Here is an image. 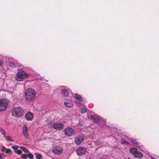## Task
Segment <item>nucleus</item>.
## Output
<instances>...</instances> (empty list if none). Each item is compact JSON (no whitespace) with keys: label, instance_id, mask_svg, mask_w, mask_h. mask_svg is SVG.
Returning <instances> with one entry per match:
<instances>
[{"label":"nucleus","instance_id":"obj_12","mask_svg":"<svg viewBox=\"0 0 159 159\" xmlns=\"http://www.w3.org/2000/svg\"><path fill=\"white\" fill-rule=\"evenodd\" d=\"M33 117V114L30 112H28L25 116L26 119L28 120H32Z\"/></svg>","mask_w":159,"mask_h":159},{"label":"nucleus","instance_id":"obj_18","mask_svg":"<svg viewBox=\"0 0 159 159\" xmlns=\"http://www.w3.org/2000/svg\"><path fill=\"white\" fill-rule=\"evenodd\" d=\"M5 138L6 140L8 141L11 142L14 141V139L12 138L9 136H5Z\"/></svg>","mask_w":159,"mask_h":159},{"label":"nucleus","instance_id":"obj_16","mask_svg":"<svg viewBox=\"0 0 159 159\" xmlns=\"http://www.w3.org/2000/svg\"><path fill=\"white\" fill-rule=\"evenodd\" d=\"M130 152L134 156L137 151V149L135 148H132L130 149Z\"/></svg>","mask_w":159,"mask_h":159},{"label":"nucleus","instance_id":"obj_34","mask_svg":"<svg viewBox=\"0 0 159 159\" xmlns=\"http://www.w3.org/2000/svg\"><path fill=\"white\" fill-rule=\"evenodd\" d=\"M76 103L78 106H80L81 105V103L79 101H76L75 102Z\"/></svg>","mask_w":159,"mask_h":159},{"label":"nucleus","instance_id":"obj_5","mask_svg":"<svg viewBox=\"0 0 159 159\" xmlns=\"http://www.w3.org/2000/svg\"><path fill=\"white\" fill-rule=\"evenodd\" d=\"M8 105V103L2 99H0V111L5 110Z\"/></svg>","mask_w":159,"mask_h":159},{"label":"nucleus","instance_id":"obj_23","mask_svg":"<svg viewBox=\"0 0 159 159\" xmlns=\"http://www.w3.org/2000/svg\"><path fill=\"white\" fill-rule=\"evenodd\" d=\"M27 156L30 159H33L34 158V156L30 152L28 153Z\"/></svg>","mask_w":159,"mask_h":159},{"label":"nucleus","instance_id":"obj_3","mask_svg":"<svg viewBox=\"0 0 159 159\" xmlns=\"http://www.w3.org/2000/svg\"><path fill=\"white\" fill-rule=\"evenodd\" d=\"M11 113L13 116L19 117L23 115V111L21 107H17L12 110Z\"/></svg>","mask_w":159,"mask_h":159},{"label":"nucleus","instance_id":"obj_13","mask_svg":"<svg viewBox=\"0 0 159 159\" xmlns=\"http://www.w3.org/2000/svg\"><path fill=\"white\" fill-rule=\"evenodd\" d=\"M90 117L94 123H97L99 120L100 117L98 116L97 115L91 116Z\"/></svg>","mask_w":159,"mask_h":159},{"label":"nucleus","instance_id":"obj_20","mask_svg":"<svg viewBox=\"0 0 159 159\" xmlns=\"http://www.w3.org/2000/svg\"><path fill=\"white\" fill-rule=\"evenodd\" d=\"M20 148L26 153L29 152V151L27 148L24 147L20 146Z\"/></svg>","mask_w":159,"mask_h":159},{"label":"nucleus","instance_id":"obj_29","mask_svg":"<svg viewBox=\"0 0 159 159\" xmlns=\"http://www.w3.org/2000/svg\"><path fill=\"white\" fill-rule=\"evenodd\" d=\"M35 157L36 159H40L42 157V155L41 154H39L37 155Z\"/></svg>","mask_w":159,"mask_h":159},{"label":"nucleus","instance_id":"obj_27","mask_svg":"<svg viewBox=\"0 0 159 159\" xmlns=\"http://www.w3.org/2000/svg\"><path fill=\"white\" fill-rule=\"evenodd\" d=\"M5 152L7 154H9L11 152V150L10 148H7L6 149Z\"/></svg>","mask_w":159,"mask_h":159},{"label":"nucleus","instance_id":"obj_36","mask_svg":"<svg viewBox=\"0 0 159 159\" xmlns=\"http://www.w3.org/2000/svg\"><path fill=\"white\" fill-rule=\"evenodd\" d=\"M105 123H106L105 121L104 120H103V124H105Z\"/></svg>","mask_w":159,"mask_h":159},{"label":"nucleus","instance_id":"obj_21","mask_svg":"<svg viewBox=\"0 0 159 159\" xmlns=\"http://www.w3.org/2000/svg\"><path fill=\"white\" fill-rule=\"evenodd\" d=\"M131 142L132 143L134 144H139L138 141L136 139H131Z\"/></svg>","mask_w":159,"mask_h":159},{"label":"nucleus","instance_id":"obj_11","mask_svg":"<svg viewBox=\"0 0 159 159\" xmlns=\"http://www.w3.org/2000/svg\"><path fill=\"white\" fill-rule=\"evenodd\" d=\"M64 104L66 107L68 108H70L73 106L72 101L70 99L66 100L64 102Z\"/></svg>","mask_w":159,"mask_h":159},{"label":"nucleus","instance_id":"obj_4","mask_svg":"<svg viewBox=\"0 0 159 159\" xmlns=\"http://www.w3.org/2000/svg\"><path fill=\"white\" fill-rule=\"evenodd\" d=\"M52 151L55 154L59 155L62 153L63 148L60 146H55L53 148Z\"/></svg>","mask_w":159,"mask_h":159},{"label":"nucleus","instance_id":"obj_14","mask_svg":"<svg viewBox=\"0 0 159 159\" xmlns=\"http://www.w3.org/2000/svg\"><path fill=\"white\" fill-rule=\"evenodd\" d=\"M134 157L135 158H141L142 157V154L140 152L137 151L134 155Z\"/></svg>","mask_w":159,"mask_h":159},{"label":"nucleus","instance_id":"obj_32","mask_svg":"<svg viewBox=\"0 0 159 159\" xmlns=\"http://www.w3.org/2000/svg\"><path fill=\"white\" fill-rule=\"evenodd\" d=\"M11 148L15 150L19 148V147L18 145H13L11 146Z\"/></svg>","mask_w":159,"mask_h":159},{"label":"nucleus","instance_id":"obj_26","mask_svg":"<svg viewBox=\"0 0 159 159\" xmlns=\"http://www.w3.org/2000/svg\"><path fill=\"white\" fill-rule=\"evenodd\" d=\"M80 111L82 113H84L86 112V109L85 107H82L80 109Z\"/></svg>","mask_w":159,"mask_h":159},{"label":"nucleus","instance_id":"obj_30","mask_svg":"<svg viewBox=\"0 0 159 159\" xmlns=\"http://www.w3.org/2000/svg\"><path fill=\"white\" fill-rule=\"evenodd\" d=\"M27 157V155L26 154H23L21 155V157L23 159H25Z\"/></svg>","mask_w":159,"mask_h":159},{"label":"nucleus","instance_id":"obj_2","mask_svg":"<svg viewBox=\"0 0 159 159\" xmlns=\"http://www.w3.org/2000/svg\"><path fill=\"white\" fill-rule=\"evenodd\" d=\"M29 75V74L25 72L23 70H20L16 74L15 79L17 81H21L24 79L28 77Z\"/></svg>","mask_w":159,"mask_h":159},{"label":"nucleus","instance_id":"obj_15","mask_svg":"<svg viewBox=\"0 0 159 159\" xmlns=\"http://www.w3.org/2000/svg\"><path fill=\"white\" fill-rule=\"evenodd\" d=\"M61 94L64 96H67L68 95V92L66 90L63 89L61 91Z\"/></svg>","mask_w":159,"mask_h":159},{"label":"nucleus","instance_id":"obj_37","mask_svg":"<svg viewBox=\"0 0 159 159\" xmlns=\"http://www.w3.org/2000/svg\"><path fill=\"white\" fill-rule=\"evenodd\" d=\"M152 159H155V158H152Z\"/></svg>","mask_w":159,"mask_h":159},{"label":"nucleus","instance_id":"obj_9","mask_svg":"<svg viewBox=\"0 0 159 159\" xmlns=\"http://www.w3.org/2000/svg\"><path fill=\"white\" fill-rule=\"evenodd\" d=\"M64 133L65 135L68 136H70L73 133V129L71 128H66L64 130Z\"/></svg>","mask_w":159,"mask_h":159},{"label":"nucleus","instance_id":"obj_8","mask_svg":"<svg viewBox=\"0 0 159 159\" xmlns=\"http://www.w3.org/2000/svg\"><path fill=\"white\" fill-rule=\"evenodd\" d=\"M52 126L55 129L60 130L63 128L64 125L62 123L57 122L52 124Z\"/></svg>","mask_w":159,"mask_h":159},{"label":"nucleus","instance_id":"obj_10","mask_svg":"<svg viewBox=\"0 0 159 159\" xmlns=\"http://www.w3.org/2000/svg\"><path fill=\"white\" fill-rule=\"evenodd\" d=\"M22 132L25 138H27L28 137V128L26 125H25L23 126Z\"/></svg>","mask_w":159,"mask_h":159},{"label":"nucleus","instance_id":"obj_24","mask_svg":"<svg viewBox=\"0 0 159 159\" xmlns=\"http://www.w3.org/2000/svg\"><path fill=\"white\" fill-rule=\"evenodd\" d=\"M0 131L2 133V134L3 135L4 137H5V136H6V133H5V132L4 130L2 128H1L0 129Z\"/></svg>","mask_w":159,"mask_h":159},{"label":"nucleus","instance_id":"obj_35","mask_svg":"<svg viewBox=\"0 0 159 159\" xmlns=\"http://www.w3.org/2000/svg\"><path fill=\"white\" fill-rule=\"evenodd\" d=\"M2 61H1L0 60V66H1L2 65Z\"/></svg>","mask_w":159,"mask_h":159},{"label":"nucleus","instance_id":"obj_33","mask_svg":"<svg viewBox=\"0 0 159 159\" xmlns=\"http://www.w3.org/2000/svg\"><path fill=\"white\" fill-rule=\"evenodd\" d=\"M5 157V155L3 153H0V159H3Z\"/></svg>","mask_w":159,"mask_h":159},{"label":"nucleus","instance_id":"obj_19","mask_svg":"<svg viewBox=\"0 0 159 159\" xmlns=\"http://www.w3.org/2000/svg\"><path fill=\"white\" fill-rule=\"evenodd\" d=\"M93 142L94 144L97 146H101L102 145V142L100 141V140H97L96 142Z\"/></svg>","mask_w":159,"mask_h":159},{"label":"nucleus","instance_id":"obj_38","mask_svg":"<svg viewBox=\"0 0 159 159\" xmlns=\"http://www.w3.org/2000/svg\"><path fill=\"white\" fill-rule=\"evenodd\" d=\"M126 159H131L129 158H127Z\"/></svg>","mask_w":159,"mask_h":159},{"label":"nucleus","instance_id":"obj_31","mask_svg":"<svg viewBox=\"0 0 159 159\" xmlns=\"http://www.w3.org/2000/svg\"><path fill=\"white\" fill-rule=\"evenodd\" d=\"M15 152L18 154H20L22 153V151L20 150H16Z\"/></svg>","mask_w":159,"mask_h":159},{"label":"nucleus","instance_id":"obj_7","mask_svg":"<svg viewBox=\"0 0 159 159\" xmlns=\"http://www.w3.org/2000/svg\"><path fill=\"white\" fill-rule=\"evenodd\" d=\"M84 136L83 135H79L77 136L75 139V142L76 144L79 145L81 143L84 139Z\"/></svg>","mask_w":159,"mask_h":159},{"label":"nucleus","instance_id":"obj_6","mask_svg":"<svg viewBox=\"0 0 159 159\" xmlns=\"http://www.w3.org/2000/svg\"><path fill=\"white\" fill-rule=\"evenodd\" d=\"M86 152V149L84 147H80L76 150L77 154L79 156H81L85 154Z\"/></svg>","mask_w":159,"mask_h":159},{"label":"nucleus","instance_id":"obj_1","mask_svg":"<svg viewBox=\"0 0 159 159\" xmlns=\"http://www.w3.org/2000/svg\"><path fill=\"white\" fill-rule=\"evenodd\" d=\"M36 93L34 90L31 88L27 89L25 92V98L27 102H30L36 97Z\"/></svg>","mask_w":159,"mask_h":159},{"label":"nucleus","instance_id":"obj_39","mask_svg":"<svg viewBox=\"0 0 159 159\" xmlns=\"http://www.w3.org/2000/svg\"><path fill=\"white\" fill-rule=\"evenodd\" d=\"M90 159V158H89V159Z\"/></svg>","mask_w":159,"mask_h":159},{"label":"nucleus","instance_id":"obj_17","mask_svg":"<svg viewBox=\"0 0 159 159\" xmlns=\"http://www.w3.org/2000/svg\"><path fill=\"white\" fill-rule=\"evenodd\" d=\"M75 94V98L77 100L80 101V102L83 101V98H81L80 96V95L78 94Z\"/></svg>","mask_w":159,"mask_h":159},{"label":"nucleus","instance_id":"obj_22","mask_svg":"<svg viewBox=\"0 0 159 159\" xmlns=\"http://www.w3.org/2000/svg\"><path fill=\"white\" fill-rule=\"evenodd\" d=\"M121 143L122 144H129V143L127 141H126L125 139H121Z\"/></svg>","mask_w":159,"mask_h":159},{"label":"nucleus","instance_id":"obj_28","mask_svg":"<svg viewBox=\"0 0 159 159\" xmlns=\"http://www.w3.org/2000/svg\"><path fill=\"white\" fill-rule=\"evenodd\" d=\"M1 150L2 152H4V151H5L6 149H7L5 147L3 146H1Z\"/></svg>","mask_w":159,"mask_h":159},{"label":"nucleus","instance_id":"obj_25","mask_svg":"<svg viewBox=\"0 0 159 159\" xmlns=\"http://www.w3.org/2000/svg\"><path fill=\"white\" fill-rule=\"evenodd\" d=\"M8 66L12 68H14L15 67V65L14 63L11 62H9L8 63Z\"/></svg>","mask_w":159,"mask_h":159}]
</instances>
